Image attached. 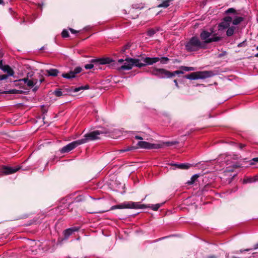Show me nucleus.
Returning a JSON list of instances; mask_svg holds the SVG:
<instances>
[{
  "mask_svg": "<svg viewBox=\"0 0 258 258\" xmlns=\"http://www.w3.org/2000/svg\"><path fill=\"white\" fill-rule=\"evenodd\" d=\"M185 49L187 51H197L200 49L205 48V45L197 37H192L186 43Z\"/></svg>",
  "mask_w": 258,
  "mask_h": 258,
  "instance_id": "1",
  "label": "nucleus"
},
{
  "mask_svg": "<svg viewBox=\"0 0 258 258\" xmlns=\"http://www.w3.org/2000/svg\"><path fill=\"white\" fill-rule=\"evenodd\" d=\"M178 142H163L161 144H151L145 141H140L138 143V146L141 148L152 149H160L163 148L164 146H171L176 145Z\"/></svg>",
  "mask_w": 258,
  "mask_h": 258,
  "instance_id": "2",
  "label": "nucleus"
},
{
  "mask_svg": "<svg viewBox=\"0 0 258 258\" xmlns=\"http://www.w3.org/2000/svg\"><path fill=\"white\" fill-rule=\"evenodd\" d=\"M109 133L108 131L106 130H102V131H94L89 133L85 134L84 136V138L79 140L81 145L85 144L90 141H94L99 139V136L101 134H107Z\"/></svg>",
  "mask_w": 258,
  "mask_h": 258,
  "instance_id": "3",
  "label": "nucleus"
},
{
  "mask_svg": "<svg viewBox=\"0 0 258 258\" xmlns=\"http://www.w3.org/2000/svg\"><path fill=\"white\" fill-rule=\"evenodd\" d=\"M214 75L212 71H200L192 73L185 76L186 79L190 80L204 79Z\"/></svg>",
  "mask_w": 258,
  "mask_h": 258,
  "instance_id": "4",
  "label": "nucleus"
},
{
  "mask_svg": "<svg viewBox=\"0 0 258 258\" xmlns=\"http://www.w3.org/2000/svg\"><path fill=\"white\" fill-rule=\"evenodd\" d=\"M211 33L207 31H203L200 34V37L204 41V43H210L213 42H217L221 39V37L217 36L216 34H214L212 37H210Z\"/></svg>",
  "mask_w": 258,
  "mask_h": 258,
  "instance_id": "5",
  "label": "nucleus"
},
{
  "mask_svg": "<svg viewBox=\"0 0 258 258\" xmlns=\"http://www.w3.org/2000/svg\"><path fill=\"white\" fill-rule=\"evenodd\" d=\"M118 209H144L147 206L146 205L141 204L140 202H127L117 205Z\"/></svg>",
  "mask_w": 258,
  "mask_h": 258,
  "instance_id": "6",
  "label": "nucleus"
},
{
  "mask_svg": "<svg viewBox=\"0 0 258 258\" xmlns=\"http://www.w3.org/2000/svg\"><path fill=\"white\" fill-rule=\"evenodd\" d=\"M151 72L152 75L161 78H172L171 72L164 69L153 68Z\"/></svg>",
  "mask_w": 258,
  "mask_h": 258,
  "instance_id": "7",
  "label": "nucleus"
},
{
  "mask_svg": "<svg viewBox=\"0 0 258 258\" xmlns=\"http://www.w3.org/2000/svg\"><path fill=\"white\" fill-rule=\"evenodd\" d=\"M20 169V167H12L8 166L3 165L0 168V176L15 173Z\"/></svg>",
  "mask_w": 258,
  "mask_h": 258,
  "instance_id": "8",
  "label": "nucleus"
},
{
  "mask_svg": "<svg viewBox=\"0 0 258 258\" xmlns=\"http://www.w3.org/2000/svg\"><path fill=\"white\" fill-rule=\"evenodd\" d=\"M129 58H126L125 59H119L118 60L117 62L120 64H122L120 66H118V64L116 63L117 66H116V69L118 71H124V70H130L132 69L131 63L128 60Z\"/></svg>",
  "mask_w": 258,
  "mask_h": 258,
  "instance_id": "9",
  "label": "nucleus"
},
{
  "mask_svg": "<svg viewBox=\"0 0 258 258\" xmlns=\"http://www.w3.org/2000/svg\"><path fill=\"white\" fill-rule=\"evenodd\" d=\"M232 18L230 16L225 17L222 20L218 25V30H223L227 29L230 27L231 23H232Z\"/></svg>",
  "mask_w": 258,
  "mask_h": 258,
  "instance_id": "10",
  "label": "nucleus"
},
{
  "mask_svg": "<svg viewBox=\"0 0 258 258\" xmlns=\"http://www.w3.org/2000/svg\"><path fill=\"white\" fill-rule=\"evenodd\" d=\"M80 145L81 144L79 140L74 141L62 148L60 150V152L61 153L69 152Z\"/></svg>",
  "mask_w": 258,
  "mask_h": 258,
  "instance_id": "11",
  "label": "nucleus"
},
{
  "mask_svg": "<svg viewBox=\"0 0 258 258\" xmlns=\"http://www.w3.org/2000/svg\"><path fill=\"white\" fill-rule=\"evenodd\" d=\"M82 68L80 67H78L75 69L74 71H71L69 73H64L62 74L63 78L70 79L76 77V75L80 73L82 71Z\"/></svg>",
  "mask_w": 258,
  "mask_h": 258,
  "instance_id": "12",
  "label": "nucleus"
},
{
  "mask_svg": "<svg viewBox=\"0 0 258 258\" xmlns=\"http://www.w3.org/2000/svg\"><path fill=\"white\" fill-rule=\"evenodd\" d=\"M179 68L181 70L175 71L173 72H171L172 78L173 77L175 76V75L183 74L184 73L183 71L188 72V71H192L195 70V69L194 67L181 66V67H180Z\"/></svg>",
  "mask_w": 258,
  "mask_h": 258,
  "instance_id": "13",
  "label": "nucleus"
},
{
  "mask_svg": "<svg viewBox=\"0 0 258 258\" xmlns=\"http://www.w3.org/2000/svg\"><path fill=\"white\" fill-rule=\"evenodd\" d=\"M160 60L159 57H147L142 59L144 63L146 65H152Z\"/></svg>",
  "mask_w": 258,
  "mask_h": 258,
  "instance_id": "14",
  "label": "nucleus"
},
{
  "mask_svg": "<svg viewBox=\"0 0 258 258\" xmlns=\"http://www.w3.org/2000/svg\"><path fill=\"white\" fill-rule=\"evenodd\" d=\"M92 62H98L100 64H109L112 62H114L112 59L109 57L102 58L100 59H92Z\"/></svg>",
  "mask_w": 258,
  "mask_h": 258,
  "instance_id": "15",
  "label": "nucleus"
},
{
  "mask_svg": "<svg viewBox=\"0 0 258 258\" xmlns=\"http://www.w3.org/2000/svg\"><path fill=\"white\" fill-rule=\"evenodd\" d=\"M19 81L21 82H23L24 84H26L27 86L31 88L33 87L34 85H36L37 83V80H32L29 79L28 78L19 80Z\"/></svg>",
  "mask_w": 258,
  "mask_h": 258,
  "instance_id": "16",
  "label": "nucleus"
},
{
  "mask_svg": "<svg viewBox=\"0 0 258 258\" xmlns=\"http://www.w3.org/2000/svg\"><path fill=\"white\" fill-rule=\"evenodd\" d=\"M128 60L131 63L132 68H133V66L138 67L139 68H142L145 66V64H144V62H141L140 60L139 59H134L130 58H128Z\"/></svg>",
  "mask_w": 258,
  "mask_h": 258,
  "instance_id": "17",
  "label": "nucleus"
},
{
  "mask_svg": "<svg viewBox=\"0 0 258 258\" xmlns=\"http://www.w3.org/2000/svg\"><path fill=\"white\" fill-rule=\"evenodd\" d=\"M78 230L79 228L76 227L69 228L65 230L63 232L64 238L66 239H68L71 235H72L74 232L77 231Z\"/></svg>",
  "mask_w": 258,
  "mask_h": 258,
  "instance_id": "18",
  "label": "nucleus"
},
{
  "mask_svg": "<svg viewBox=\"0 0 258 258\" xmlns=\"http://www.w3.org/2000/svg\"><path fill=\"white\" fill-rule=\"evenodd\" d=\"M45 72L47 73L46 75H47L48 76L56 77L59 73L58 70L55 69L47 70Z\"/></svg>",
  "mask_w": 258,
  "mask_h": 258,
  "instance_id": "19",
  "label": "nucleus"
},
{
  "mask_svg": "<svg viewBox=\"0 0 258 258\" xmlns=\"http://www.w3.org/2000/svg\"><path fill=\"white\" fill-rule=\"evenodd\" d=\"M172 165L180 169H187L191 167L189 163L174 164Z\"/></svg>",
  "mask_w": 258,
  "mask_h": 258,
  "instance_id": "20",
  "label": "nucleus"
},
{
  "mask_svg": "<svg viewBox=\"0 0 258 258\" xmlns=\"http://www.w3.org/2000/svg\"><path fill=\"white\" fill-rule=\"evenodd\" d=\"M2 70L4 72H7L8 75L10 76H13L14 75V71L8 65L4 66Z\"/></svg>",
  "mask_w": 258,
  "mask_h": 258,
  "instance_id": "21",
  "label": "nucleus"
},
{
  "mask_svg": "<svg viewBox=\"0 0 258 258\" xmlns=\"http://www.w3.org/2000/svg\"><path fill=\"white\" fill-rule=\"evenodd\" d=\"M173 0H165L162 2V3L159 4L157 6L158 8H166L170 5V3Z\"/></svg>",
  "mask_w": 258,
  "mask_h": 258,
  "instance_id": "22",
  "label": "nucleus"
},
{
  "mask_svg": "<svg viewBox=\"0 0 258 258\" xmlns=\"http://www.w3.org/2000/svg\"><path fill=\"white\" fill-rule=\"evenodd\" d=\"M226 31V35L228 37L232 36L234 33V31L236 29V27L234 26H230L228 28Z\"/></svg>",
  "mask_w": 258,
  "mask_h": 258,
  "instance_id": "23",
  "label": "nucleus"
},
{
  "mask_svg": "<svg viewBox=\"0 0 258 258\" xmlns=\"http://www.w3.org/2000/svg\"><path fill=\"white\" fill-rule=\"evenodd\" d=\"M243 21V18L242 17H235L233 20L232 19V23L234 25H237L240 24Z\"/></svg>",
  "mask_w": 258,
  "mask_h": 258,
  "instance_id": "24",
  "label": "nucleus"
},
{
  "mask_svg": "<svg viewBox=\"0 0 258 258\" xmlns=\"http://www.w3.org/2000/svg\"><path fill=\"white\" fill-rule=\"evenodd\" d=\"M199 177V175L198 174L194 175L190 178V179L187 182V184H188V185L192 184L197 180Z\"/></svg>",
  "mask_w": 258,
  "mask_h": 258,
  "instance_id": "25",
  "label": "nucleus"
},
{
  "mask_svg": "<svg viewBox=\"0 0 258 258\" xmlns=\"http://www.w3.org/2000/svg\"><path fill=\"white\" fill-rule=\"evenodd\" d=\"M163 204H157L155 205H152L150 206V205H146L147 206V208H150L154 211H157L160 207L162 206ZM147 208V207L146 208Z\"/></svg>",
  "mask_w": 258,
  "mask_h": 258,
  "instance_id": "26",
  "label": "nucleus"
},
{
  "mask_svg": "<svg viewBox=\"0 0 258 258\" xmlns=\"http://www.w3.org/2000/svg\"><path fill=\"white\" fill-rule=\"evenodd\" d=\"M145 4L141 3H136L133 5V8L135 9H142L144 8Z\"/></svg>",
  "mask_w": 258,
  "mask_h": 258,
  "instance_id": "27",
  "label": "nucleus"
},
{
  "mask_svg": "<svg viewBox=\"0 0 258 258\" xmlns=\"http://www.w3.org/2000/svg\"><path fill=\"white\" fill-rule=\"evenodd\" d=\"M20 92L21 91L16 89H12L7 91H4L3 92H2V93L18 94H19Z\"/></svg>",
  "mask_w": 258,
  "mask_h": 258,
  "instance_id": "28",
  "label": "nucleus"
},
{
  "mask_svg": "<svg viewBox=\"0 0 258 258\" xmlns=\"http://www.w3.org/2000/svg\"><path fill=\"white\" fill-rule=\"evenodd\" d=\"M256 181H258V179H255L254 178L252 177H249L247 178L246 179H244L243 180V183H251L253 182H255Z\"/></svg>",
  "mask_w": 258,
  "mask_h": 258,
  "instance_id": "29",
  "label": "nucleus"
},
{
  "mask_svg": "<svg viewBox=\"0 0 258 258\" xmlns=\"http://www.w3.org/2000/svg\"><path fill=\"white\" fill-rule=\"evenodd\" d=\"M169 60V59L167 57H162L159 60L162 64H167Z\"/></svg>",
  "mask_w": 258,
  "mask_h": 258,
  "instance_id": "30",
  "label": "nucleus"
},
{
  "mask_svg": "<svg viewBox=\"0 0 258 258\" xmlns=\"http://www.w3.org/2000/svg\"><path fill=\"white\" fill-rule=\"evenodd\" d=\"M53 94L57 97H60L62 95V93L60 89H57L55 90L53 92Z\"/></svg>",
  "mask_w": 258,
  "mask_h": 258,
  "instance_id": "31",
  "label": "nucleus"
},
{
  "mask_svg": "<svg viewBox=\"0 0 258 258\" xmlns=\"http://www.w3.org/2000/svg\"><path fill=\"white\" fill-rule=\"evenodd\" d=\"M61 36L63 38L68 37L69 36L68 31L67 30H63L61 33Z\"/></svg>",
  "mask_w": 258,
  "mask_h": 258,
  "instance_id": "32",
  "label": "nucleus"
},
{
  "mask_svg": "<svg viewBox=\"0 0 258 258\" xmlns=\"http://www.w3.org/2000/svg\"><path fill=\"white\" fill-rule=\"evenodd\" d=\"M88 86H85V87L81 86V87H78V88H75L74 89V91L75 92H77L81 90L84 89H88Z\"/></svg>",
  "mask_w": 258,
  "mask_h": 258,
  "instance_id": "33",
  "label": "nucleus"
},
{
  "mask_svg": "<svg viewBox=\"0 0 258 258\" xmlns=\"http://www.w3.org/2000/svg\"><path fill=\"white\" fill-rule=\"evenodd\" d=\"M235 12H236V11L234 8H229L227 10H226V11L225 12V13L226 14L235 13Z\"/></svg>",
  "mask_w": 258,
  "mask_h": 258,
  "instance_id": "34",
  "label": "nucleus"
},
{
  "mask_svg": "<svg viewBox=\"0 0 258 258\" xmlns=\"http://www.w3.org/2000/svg\"><path fill=\"white\" fill-rule=\"evenodd\" d=\"M155 32L156 31L154 29H150L148 31L147 34L148 36H152L155 33Z\"/></svg>",
  "mask_w": 258,
  "mask_h": 258,
  "instance_id": "35",
  "label": "nucleus"
},
{
  "mask_svg": "<svg viewBox=\"0 0 258 258\" xmlns=\"http://www.w3.org/2000/svg\"><path fill=\"white\" fill-rule=\"evenodd\" d=\"M258 162V157L254 158L250 161V165H252L254 164V162Z\"/></svg>",
  "mask_w": 258,
  "mask_h": 258,
  "instance_id": "36",
  "label": "nucleus"
},
{
  "mask_svg": "<svg viewBox=\"0 0 258 258\" xmlns=\"http://www.w3.org/2000/svg\"><path fill=\"white\" fill-rule=\"evenodd\" d=\"M132 148H133L132 147H127V148H126L125 149L120 150L118 151L120 153H122V152H126V151H130V150H132Z\"/></svg>",
  "mask_w": 258,
  "mask_h": 258,
  "instance_id": "37",
  "label": "nucleus"
},
{
  "mask_svg": "<svg viewBox=\"0 0 258 258\" xmlns=\"http://www.w3.org/2000/svg\"><path fill=\"white\" fill-rule=\"evenodd\" d=\"M94 66L93 64L90 63V64H87L85 66V68L87 70L88 69H91L93 68Z\"/></svg>",
  "mask_w": 258,
  "mask_h": 258,
  "instance_id": "38",
  "label": "nucleus"
},
{
  "mask_svg": "<svg viewBox=\"0 0 258 258\" xmlns=\"http://www.w3.org/2000/svg\"><path fill=\"white\" fill-rule=\"evenodd\" d=\"M130 46L128 44H127V45H126L122 47V48L121 49V51L122 53L124 52L125 51V50H126V49H128V48H129Z\"/></svg>",
  "mask_w": 258,
  "mask_h": 258,
  "instance_id": "39",
  "label": "nucleus"
},
{
  "mask_svg": "<svg viewBox=\"0 0 258 258\" xmlns=\"http://www.w3.org/2000/svg\"><path fill=\"white\" fill-rule=\"evenodd\" d=\"M9 76L8 75H0V80H3L7 79Z\"/></svg>",
  "mask_w": 258,
  "mask_h": 258,
  "instance_id": "40",
  "label": "nucleus"
},
{
  "mask_svg": "<svg viewBox=\"0 0 258 258\" xmlns=\"http://www.w3.org/2000/svg\"><path fill=\"white\" fill-rule=\"evenodd\" d=\"M69 30L73 34H75L76 33H78L79 31H77L74 29H73V28H69Z\"/></svg>",
  "mask_w": 258,
  "mask_h": 258,
  "instance_id": "41",
  "label": "nucleus"
},
{
  "mask_svg": "<svg viewBox=\"0 0 258 258\" xmlns=\"http://www.w3.org/2000/svg\"><path fill=\"white\" fill-rule=\"evenodd\" d=\"M4 66H3V60H0V69H2L4 67Z\"/></svg>",
  "mask_w": 258,
  "mask_h": 258,
  "instance_id": "42",
  "label": "nucleus"
},
{
  "mask_svg": "<svg viewBox=\"0 0 258 258\" xmlns=\"http://www.w3.org/2000/svg\"><path fill=\"white\" fill-rule=\"evenodd\" d=\"M116 209H118L117 205L113 206L111 207V210H112Z\"/></svg>",
  "mask_w": 258,
  "mask_h": 258,
  "instance_id": "43",
  "label": "nucleus"
},
{
  "mask_svg": "<svg viewBox=\"0 0 258 258\" xmlns=\"http://www.w3.org/2000/svg\"><path fill=\"white\" fill-rule=\"evenodd\" d=\"M135 138L138 140H143V138L139 136H135Z\"/></svg>",
  "mask_w": 258,
  "mask_h": 258,
  "instance_id": "44",
  "label": "nucleus"
},
{
  "mask_svg": "<svg viewBox=\"0 0 258 258\" xmlns=\"http://www.w3.org/2000/svg\"><path fill=\"white\" fill-rule=\"evenodd\" d=\"M174 82L176 85V87H178V83H177V81L176 80H174Z\"/></svg>",
  "mask_w": 258,
  "mask_h": 258,
  "instance_id": "45",
  "label": "nucleus"
},
{
  "mask_svg": "<svg viewBox=\"0 0 258 258\" xmlns=\"http://www.w3.org/2000/svg\"><path fill=\"white\" fill-rule=\"evenodd\" d=\"M244 147H245V145H244V144H240V149H242Z\"/></svg>",
  "mask_w": 258,
  "mask_h": 258,
  "instance_id": "46",
  "label": "nucleus"
},
{
  "mask_svg": "<svg viewBox=\"0 0 258 258\" xmlns=\"http://www.w3.org/2000/svg\"><path fill=\"white\" fill-rule=\"evenodd\" d=\"M208 258H216V256L215 255H212L208 256Z\"/></svg>",
  "mask_w": 258,
  "mask_h": 258,
  "instance_id": "47",
  "label": "nucleus"
},
{
  "mask_svg": "<svg viewBox=\"0 0 258 258\" xmlns=\"http://www.w3.org/2000/svg\"><path fill=\"white\" fill-rule=\"evenodd\" d=\"M254 249H257L258 248V243L257 244H256L255 245H254Z\"/></svg>",
  "mask_w": 258,
  "mask_h": 258,
  "instance_id": "48",
  "label": "nucleus"
},
{
  "mask_svg": "<svg viewBox=\"0 0 258 258\" xmlns=\"http://www.w3.org/2000/svg\"><path fill=\"white\" fill-rule=\"evenodd\" d=\"M248 250H249V249H244V250H240V252H243L244 251H248Z\"/></svg>",
  "mask_w": 258,
  "mask_h": 258,
  "instance_id": "49",
  "label": "nucleus"
},
{
  "mask_svg": "<svg viewBox=\"0 0 258 258\" xmlns=\"http://www.w3.org/2000/svg\"><path fill=\"white\" fill-rule=\"evenodd\" d=\"M38 88V87H37V86L35 87L33 89V91H35L37 90Z\"/></svg>",
  "mask_w": 258,
  "mask_h": 258,
  "instance_id": "50",
  "label": "nucleus"
},
{
  "mask_svg": "<svg viewBox=\"0 0 258 258\" xmlns=\"http://www.w3.org/2000/svg\"><path fill=\"white\" fill-rule=\"evenodd\" d=\"M208 186V185H206V186L204 187V188H203V190L204 191V190H206V188Z\"/></svg>",
  "mask_w": 258,
  "mask_h": 258,
  "instance_id": "51",
  "label": "nucleus"
},
{
  "mask_svg": "<svg viewBox=\"0 0 258 258\" xmlns=\"http://www.w3.org/2000/svg\"><path fill=\"white\" fill-rule=\"evenodd\" d=\"M253 178H254L255 179H258V175L255 176L253 177Z\"/></svg>",
  "mask_w": 258,
  "mask_h": 258,
  "instance_id": "52",
  "label": "nucleus"
},
{
  "mask_svg": "<svg viewBox=\"0 0 258 258\" xmlns=\"http://www.w3.org/2000/svg\"><path fill=\"white\" fill-rule=\"evenodd\" d=\"M254 56L256 57H258V53H256V54H255Z\"/></svg>",
  "mask_w": 258,
  "mask_h": 258,
  "instance_id": "53",
  "label": "nucleus"
},
{
  "mask_svg": "<svg viewBox=\"0 0 258 258\" xmlns=\"http://www.w3.org/2000/svg\"><path fill=\"white\" fill-rule=\"evenodd\" d=\"M3 3V0H0V4H2Z\"/></svg>",
  "mask_w": 258,
  "mask_h": 258,
  "instance_id": "54",
  "label": "nucleus"
},
{
  "mask_svg": "<svg viewBox=\"0 0 258 258\" xmlns=\"http://www.w3.org/2000/svg\"><path fill=\"white\" fill-rule=\"evenodd\" d=\"M43 81V80H40V84H41V83L42 82V81Z\"/></svg>",
  "mask_w": 258,
  "mask_h": 258,
  "instance_id": "55",
  "label": "nucleus"
},
{
  "mask_svg": "<svg viewBox=\"0 0 258 258\" xmlns=\"http://www.w3.org/2000/svg\"><path fill=\"white\" fill-rule=\"evenodd\" d=\"M232 258H239V257H236V256H233Z\"/></svg>",
  "mask_w": 258,
  "mask_h": 258,
  "instance_id": "56",
  "label": "nucleus"
},
{
  "mask_svg": "<svg viewBox=\"0 0 258 258\" xmlns=\"http://www.w3.org/2000/svg\"><path fill=\"white\" fill-rule=\"evenodd\" d=\"M256 49L258 50V46L256 47Z\"/></svg>",
  "mask_w": 258,
  "mask_h": 258,
  "instance_id": "57",
  "label": "nucleus"
}]
</instances>
